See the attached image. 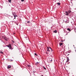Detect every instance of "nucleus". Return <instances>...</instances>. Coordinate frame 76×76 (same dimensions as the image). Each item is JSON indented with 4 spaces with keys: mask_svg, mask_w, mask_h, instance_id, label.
<instances>
[{
    "mask_svg": "<svg viewBox=\"0 0 76 76\" xmlns=\"http://www.w3.org/2000/svg\"><path fill=\"white\" fill-rule=\"evenodd\" d=\"M6 46L8 47V48H9V49L10 50H13V48H12V45L10 44H9V45H7Z\"/></svg>",
    "mask_w": 76,
    "mask_h": 76,
    "instance_id": "1",
    "label": "nucleus"
},
{
    "mask_svg": "<svg viewBox=\"0 0 76 76\" xmlns=\"http://www.w3.org/2000/svg\"><path fill=\"white\" fill-rule=\"evenodd\" d=\"M48 51H50V52H52L53 51V50H52V49L50 47H47Z\"/></svg>",
    "mask_w": 76,
    "mask_h": 76,
    "instance_id": "2",
    "label": "nucleus"
},
{
    "mask_svg": "<svg viewBox=\"0 0 76 76\" xmlns=\"http://www.w3.org/2000/svg\"><path fill=\"white\" fill-rule=\"evenodd\" d=\"M65 15H66V16H68L69 15V12H68L66 11L65 12Z\"/></svg>",
    "mask_w": 76,
    "mask_h": 76,
    "instance_id": "3",
    "label": "nucleus"
},
{
    "mask_svg": "<svg viewBox=\"0 0 76 76\" xmlns=\"http://www.w3.org/2000/svg\"><path fill=\"white\" fill-rule=\"evenodd\" d=\"M59 45H60V46H61V45H63V43H62V42H60L59 43Z\"/></svg>",
    "mask_w": 76,
    "mask_h": 76,
    "instance_id": "4",
    "label": "nucleus"
},
{
    "mask_svg": "<svg viewBox=\"0 0 76 76\" xmlns=\"http://www.w3.org/2000/svg\"><path fill=\"white\" fill-rule=\"evenodd\" d=\"M67 30H68V31H69V32H70V31H71V30H70V29L69 28H67Z\"/></svg>",
    "mask_w": 76,
    "mask_h": 76,
    "instance_id": "5",
    "label": "nucleus"
},
{
    "mask_svg": "<svg viewBox=\"0 0 76 76\" xmlns=\"http://www.w3.org/2000/svg\"><path fill=\"white\" fill-rule=\"evenodd\" d=\"M8 69H10V68H11V66H7Z\"/></svg>",
    "mask_w": 76,
    "mask_h": 76,
    "instance_id": "6",
    "label": "nucleus"
},
{
    "mask_svg": "<svg viewBox=\"0 0 76 76\" xmlns=\"http://www.w3.org/2000/svg\"><path fill=\"white\" fill-rule=\"evenodd\" d=\"M39 63L38 62H37L36 63V66H37V65H38V64H39Z\"/></svg>",
    "mask_w": 76,
    "mask_h": 76,
    "instance_id": "7",
    "label": "nucleus"
},
{
    "mask_svg": "<svg viewBox=\"0 0 76 76\" xmlns=\"http://www.w3.org/2000/svg\"><path fill=\"white\" fill-rule=\"evenodd\" d=\"M57 4H58V6H60V2H58L57 3Z\"/></svg>",
    "mask_w": 76,
    "mask_h": 76,
    "instance_id": "8",
    "label": "nucleus"
},
{
    "mask_svg": "<svg viewBox=\"0 0 76 76\" xmlns=\"http://www.w3.org/2000/svg\"><path fill=\"white\" fill-rule=\"evenodd\" d=\"M57 30H55V31H53V32H54L55 33H57Z\"/></svg>",
    "mask_w": 76,
    "mask_h": 76,
    "instance_id": "9",
    "label": "nucleus"
},
{
    "mask_svg": "<svg viewBox=\"0 0 76 76\" xmlns=\"http://www.w3.org/2000/svg\"><path fill=\"white\" fill-rule=\"evenodd\" d=\"M4 39L5 40H6V41H7V38L5 37L4 38Z\"/></svg>",
    "mask_w": 76,
    "mask_h": 76,
    "instance_id": "10",
    "label": "nucleus"
},
{
    "mask_svg": "<svg viewBox=\"0 0 76 76\" xmlns=\"http://www.w3.org/2000/svg\"><path fill=\"white\" fill-rule=\"evenodd\" d=\"M11 1H12V0H8V1L9 3H11Z\"/></svg>",
    "mask_w": 76,
    "mask_h": 76,
    "instance_id": "11",
    "label": "nucleus"
},
{
    "mask_svg": "<svg viewBox=\"0 0 76 76\" xmlns=\"http://www.w3.org/2000/svg\"><path fill=\"white\" fill-rule=\"evenodd\" d=\"M34 54H35V56H38V54H37L36 53H35Z\"/></svg>",
    "mask_w": 76,
    "mask_h": 76,
    "instance_id": "12",
    "label": "nucleus"
},
{
    "mask_svg": "<svg viewBox=\"0 0 76 76\" xmlns=\"http://www.w3.org/2000/svg\"><path fill=\"white\" fill-rule=\"evenodd\" d=\"M27 23H31V22H30V21H28L27 22Z\"/></svg>",
    "mask_w": 76,
    "mask_h": 76,
    "instance_id": "13",
    "label": "nucleus"
},
{
    "mask_svg": "<svg viewBox=\"0 0 76 76\" xmlns=\"http://www.w3.org/2000/svg\"><path fill=\"white\" fill-rule=\"evenodd\" d=\"M71 12V10H69L68 11V13H70Z\"/></svg>",
    "mask_w": 76,
    "mask_h": 76,
    "instance_id": "14",
    "label": "nucleus"
},
{
    "mask_svg": "<svg viewBox=\"0 0 76 76\" xmlns=\"http://www.w3.org/2000/svg\"><path fill=\"white\" fill-rule=\"evenodd\" d=\"M27 66L28 67H31V66H30L29 65H28Z\"/></svg>",
    "mask_w": 76,
    "mask_h": 76,
    "instance_id": "15",
    "label": "nucleus"
},
{
    "mask_svg": "<svg viewBox=\"0 0 76 76\" xmlns=\"http://www.w3.org/2000/svg\"><path fill=\"white\" fill-rule=\"evenodd\" d=\"M43 67L44 69H45V70H46V68H45L44 67V66H43Z\"/></svg>",
    "mask_w": 76,
    "mask_h": 76,
    "instance_id": "16",
    "label": "nucleus"
},
{
    "mask_svg": "<svg viewBox=\"0 0 76 76\" xmlns=\"http://www.w3.org/2000/svg\"><path fill=\"white\" fill-rule=\"evenodd\" d=\"M14 19H16V16L14 15Z\"/></svg>",
    "mask_w": 76,
    "mask_h": 76,
    "instance_id": "17",
    "label": "nucleus"
},
{
    "mask_svg": "<svg viewBox=\"0 0 76 76\" xmlns=\"http://www.w3.org/2000/svg\"><path fill=\"white\" fill-rule=\"evenodd\" d=\"M3 52L2 51H1L0 52V53H1V54H3Z\"/></svg>",
    "mask_w": 76,
    "mask_h": 76,
    "instance_id": "18",
    "label": "nucleus"
},
{
    "mask_svg": "<svg viewBox=\"0 0 76 76\" xmlns=\"http://www.w3.org/2000/svg\"><path fill=\"white\" fill-rule=\"evenodd\" d=\"M66 62H69V60H67Z\"/></svg>",
    "mask_w": 76,
    "mask_h": 76,
    "instance_id": "19",
    "label": "nucleus"
},
{
    "mask_svg": "<svg viewBox=\"0 0 76 76\" xmlns=\"http://www.w3.org/2000/svg\"><path fill=\"white\" fill-rule=\"evenodd\" d=\"M22 1H24V0H21Z\"/></svg>",
    "mask_w": 76,
    "mask_h": 76,
    "instance_id": "20",
    "label": "nucleus"
},
{
    "mask_svg": "<svg viewBox=\"0 0 76 76\" xmlns=\"http://www.w3.org/2000/svg\"><path fill=\"white\" fill-rule=\"evenodd\" d=\"M50 61H52V59L50 60Z\"/></svg>",
    "mask_w": 76,
    "mask_h": 76,
    "instance_id": "21",
    "label": "nucleus"
},
{
    "mask_svg": "<svg viewBox=\"0 0 76 76\" xmlns=\"http://www.w3.org/2000/svg\"><path fill=\"white\" fill-rule=\"evenodd\" d=\"M75 32H76V30H75Z\"/></svg>",
    "mask_w": 76,
    "mask_h": 76,
    "instance_id": "22",
    "label": "nucleus"
},
{
    "mask_svg": "<svg viewBox=\"0 0 76 76\" xmlns=\"http://www.w3.org/2000/svg\"><path fill=\"white\" fill-rule=\"evenodd\" d=\"M75 51H76V50H75Z\"/></svg>",
    "mask_w": 76,
    "mask_h": 76,
    "instance_id": "23",
    "label": "nucleus"
}]
</instances>
